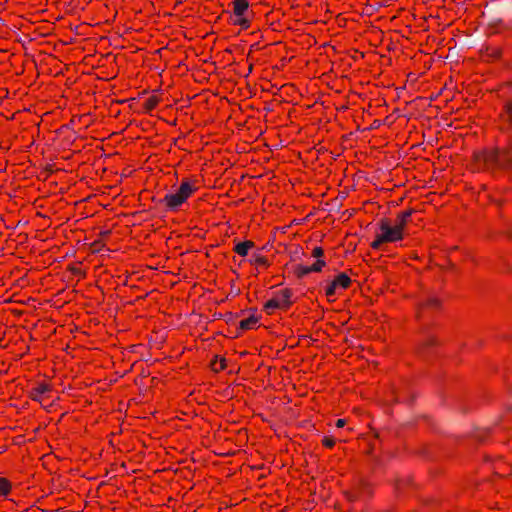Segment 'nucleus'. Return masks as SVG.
I'll return each instance as SVG.
<instances>
[{
    "label": "nucleus",
    "mask_w": 512,
    "mask_h": 512,
    "mask_svg": "<svg viewBox=\"0 0 512 512\" xmlns=\"http://www.w3.org/2000/svg\"><path fill=\"white\" fill-rule=\"evenodd\" d=\"M473 172H499L512 171V143L509 142L503 147H485L474 151L471 160Z\"/></svg>",
    "instance_id": "f257e3e1"
},
{
    "label": "nucleus",
    "mask_w": 512,
    "mask_h": 512,
    "mask_svg": "<svg viewBox=\"0 0 512 512\" xmlns=\"http://www.w3.org/2000/svg\"><path fill=\"white\" fill-rule=\"evenodd\" d=\"M415 212L413 208L399 212L396 215L394 225H392L390 218L384 217L380 219L378 223L380 232L376 234L375 239L370 243V247L373 250H380L384 243H394L403 240L405 228Z\"/></svg>",
    "instance_id": "f03ea898"
},
{
    "label": "nucleus",
    "mask_w": 512,
    "mask_h": 512,
    "mask_svg": "<svg viewBox=\"0 0 512 512\" xmlns=\"http://www.w3.org/2000/svg\"><path fill=\"white\" fill-rule=\"evenodd\" d=\"M199 189L198 180L193 177L182 178L179 187L174 191L167 193L159 204L165 212H179L187 200L192 197Z\"/></svg>",
    "instance_id": "7ed1b4c3"
},
{
    "label": "nucleus",
    "mask_w": 512,
    "mask_h": 512,
    "mask_svg": "<svg viewBox=\"0 0 512 512\" xmlns=\"http://www.w3.org/2000/svg\"><path fill=\"white\" fill-rule=\"evenodd\" d=\"M230 6L232 9L229 18L230 23L239 26L242 30H248L254 18V12L250 9L249 1L233 0Z\"/></svg>",
    "instance_id": "20e7f679"
},
{
    "label": "nucleus",
    "mask_w": 512,
    "mask_h": 512,
    "mask_svg": "<svg viewBox=\"0 0 512 512\" xmlns=\"http://www.w3.org/2000/svg\"><path fill=\"white\" fill-rule=\"evenodd\" d=\"M295 303L294 291L285 287L274 293V296L263 305V311L267 315H273L276 309L287 312Z\"/></svg>",
    "instance_id": "39448f33"
},
{
    "label": "nucleus",
    "mask_w": 512,
    "mask_h": 512,
    "mask_svg": "<svg viewBox=\"0 0 512 512\" xmlns=\"http://www.w3.org/2000/svg\"><path fill=\"white\" fill-rule=\"evenodd\" d=\"M311 256L316 258V261L312 265L296 264L293 267V274L297 279H302L310 273H319L326 267L327 263L323 259L324 249L321 246L314 247Z\"/></svg>",
    "instance_id": "423d86ee"
},
{
    "label": "nucleus",
    "mask_w": 512,
    "mask_h": 512,
    "mask_svg": "<svg viewBox=\"0 0 512 512\" xmlns=\"http://www.w3.org/2000/svg\"><path fill=\"white\" fill-rule=\"evenodd\" d=\"M442 301L437 297H428L417 305V319L424 325L426 321L434 318L441 312Z\"/></svg>",
    "instance_id": "0eeeda50"
},
{
    "label": "nucleus",
    "mask_w": 512,
    "mask_h": 512,
    "mask_svg": "<svg viewBox=\"0 0 512 512\" xmlns=\"http://www.w3.org/2000/svg\"><path fill=\"white\" fill-rule=\"evenodd\" d=\"M53 384L49 381H38L28 390L27 395L32 401L45 407L52 398Z\"/></svg>",
    "instance_id": "6e6552de"
},
{
    "label": "nucleus",
    "mask_w": 512,
    "mask_h": 512,
    "mask_svg": "<svg viewBox=\"0 0 512 512\" xmlns=\"http://www.w3.org/2000/svg\"><path fill=\"white\" fill-rule=\"evenodd\" d=\"M440 344L441 342L434 331L427 332L426 334H423L421 339L419 340L416 347V352L421 357L426 358L432 353H434L440 346Z\"/></svg>",
    "instance_id": "1a4fd4ad"
},
{
    "label": "nucleus",
    "mask_w": 512,
    "mask_h": 512,
    "mask_svg": "<svg viewBox=\"0 0 512 512\" xmlns=\"http://www.w3.org/2000/svg\"><path fill=\"white\" fill-rule=\"evenodd\" d=\"M343 494L347 501L354 503L362 499L364 496L371 497L373 489L367 481L360 480L350 490L344 491Z\"/></svg>",
    "instance_id": "9d476101"
},
{
    "label": "nucleus",
    "mask_w": 512,
    "mask_h": 512,
    "mask_svg": "<svg viewBox=\"0 0 512 512\" xmlns=\"http://www.w3.org/2000/svg\"><path fill=\"white\" fill-rule=\"evenodd\" d=\"M351 284V278L345 272H341L327 284L325 288V295L330 300V298L335 296L337 289L347 290Z\"/></svg>",
    "instance_id": "9b49d317"
},
{
    "label": "nucleus",
    "mask_w": 512,
    "mask_h": 512,
    "mask_svg": "<svg viewBox=\"0 0 512 512\" xmlns=\"http://www.w3.org/2000/svg\"><path fill=\"white\" fill-rule=\"evenodd\" d=\"M499 120L503 130L512 129V98L507 100L499 114Z\"/></svg>",
    "instance_id": "f8f14e48"
},
{
    "label": "nucleus",
    "mask_w": 512,
    "mask_h": 512,
    "mask_svg": "<svg viewBox=\"0 0 512 512\" xmlns=\"http://www.w3.org/2000/svg\"><path fill=\"white\" fill-rule=\"evenodd\" d=\"M255 247V242L252 240L237 241L234 239V246L232 251L241 257H246Z\"/></svg>",
    "instance_id": "ddd939ff"
},
{
    "label": "nucleus",
    "mask_w": 512,
    "mask_h": 512,
    "mask_svg": "<svg viewBox=\"0 0 512 512\" xmlns=\"http://www.w3.org/2000/svg\"><path fill=\"white\" fill-rule=\"evenodd\" d=\"M263 248H256V250L252 253L251 258L248 260L251 265L256 267H265L268 268L270 266V262L264 254H262Z\"/></svg>",
    "instance_id": "4468645a"
},
{
    "label": "nucleus",
    "mask_w": 512,
    "mask_h": 512,
    "mask_svg": "<svg viewBox=\"0 0 512 512\" xmlns=\"http://www.w3.org/2000/svg\"><path fill=\"white\" fill-rule=\"evenodd\" d=\"M161 97L155 93L151 94L142 104L141 112L150 114L161 102Z\"/></svg>",
    "instance_id": "2eb2a0df"
},
{
    "label": "nucleus",
    "mask_w": 512,
    "mask_h": 512,
    "mask_svg": "<svg viewBox=\"0 0 512 512\" xmlns=\"http://www.w3.org/2000/svg\"><path fill=\"white\" fill-rule=\"evenodd\" d=\"M227 367V360L225 357L215 355L210 361V368L213 372L219 373Z\"/></svg>",
    "instance_id": "dca6fc26"
},
{
    "label": "nucleus",
    "mask_w": 512,
    "mask_h": 512,
    "mask_svg": "<svg viewBox=\"0 0 512 512\" xmlns=\"http://www.w3.org/2000/svg\"><path fill=\"white\" fill-rule=\"evenodd\" d=\"M260 316L251 315L246 319H243L239 322V329L241 330H251L257 327V324L260 320Z\"/></svg>",
    "instance_id": "f3484780"
},
{
    "label": "nucleus",
    "mask_w": 512,
    "mask_h": 512,
    "mask_svg": "<svg viewBox=\"0 0 512 512\" xmlns=\"http://www.w3.org/2000/svg\"><path fill=\"white\" fill-rule=\"evenodd\" d=\"M12 490L11 481L8 478L0 477V496L6 497Z\"/></svg>",
    "instance_id": "a211bd4d"
},
{
    "label": "nucleus",
    "mask_w": 512,
    "mask_h": 512,
    "mask_svg": "<svg viewBox=\"0 0 512 512\" xmlns=\"http://www.w3.org/2000/svg\"><path fill=\"white\" fill-rule=\"evenodd\" d=\"M485 55L494 60L500 59L502 56V50L498 47L489 48L486 47Z\"/></svg>",
    "instance_id": "6ab92c4d"
},
{
    "label": "nucleus",
    "mask_w": 512,
    "mask_h": 512,
    "mask_svg": "<svg viewBox=\"0 0 512 512\" xmlns=\"http://www.w3.org/2000/svg\"><path fill=\"white\" fill-rule=\"evenodd\" d=\"M321 443L325 448L333 449L336 445V440L333 436H324Z\"/></svg>",
    "instance_id": "aec40b11"
},
{
    "label": "nucleus",
    "mask_w": 512,
    "mask_h": 512,
    "mask_svg": "<svg viewBox=\"0 0 512 512\" xmlns=\"http://www.w3.org/2000/svg\"><path fill=\"white\" fill-rule=\"evenodd\" d=\"M104 242L102 239H97L91 243V249L93 252H99L104 247Z\"/></svg>",
    "instance_id": "412c9836"
},
{
    "label": "nucleus",
    "mask_w": 512,
    "mask_h": 512,
    "mask_svg": "<svg viewBox=\"0 0 512 512\" xmlns=\"http://www.w3.org/2000/svg\"><path fill=\"white\" fill-rule=\"evenodd\" d=\"M68 270L73 274V275H82V270L80 267L78 266H74V265H71L68 267Z\"/></svg>",
    "instance_id": "4be33fe9"
},
{
    "label": "nucleus",
    "mask_w": 512,
    "mask_h": 512,
    "mask_svg": "<svg viewBox=\"0 0 512 512\" xmlns=\"http://www.w3.org/2000/svg\"><path fill=\"white\" fill-rule=\"evenodd\" d=\"M346 423H347L346 419L339 418L336 421L335 425H336L337 428H343L346 425Z\"/></svg>",
    "instance_id": "5701e85b"
},
{
    "label": "nucleus",
    "mask_w": 512,
    "mask_h": 512,
    "mask_svg": "<svg viewBox=\"0 0 512 512\" xmlns=\"http://www.w3.org/2000/svg\"><path fill=\"white\" fill-rule=\"evenodd\" d=\"M110 233H111V232H110L109 230L101 231V232H100V236H102V237H107V236H109V235H110Z\"/></svg>",
    "instance_id": "b1692460"
},
{
    "label": "nucleus",
    "mask_w": 512,
    "mask_h": 512,
    "mask_svg": "<svg viewBox=\"0 0 512 512\" xmlns=\"http://www.w3.org/2000/svg\"><path fill=\"white\" fill-rule=\"evenodd\" d=\"M82 118H87V116H85V115H80V116H79V120H81Z\"/></svg>",
    "instance_id": "393cba45"
},
{
    "label": "nucleus",
    "mask_w": 512,
    "mask_h": 512,
    "mask_svg": "<svg viewBox=\"0 0 512 512\" xmlns=\"http://www.w3.org/2000/svg\"><path fill=\"white\" fill-rule=\"evenodd\" d=\"M396 489H399V482H396Z\"/></svg>",
    "instance_id": "a878e982"
},
{
    "label": "nucleus",
    "mask_w": 512,
    "mask_h": 512,
    "mask_svg": "<svg viewBox=\"0 0 512 512\" xmlns=\"http://www.w3.org/2000/svg\"><path fill=\"white\" fill-rule=\"evenodd\" d=\"M0 342H2V340H0ZM2 347H3V345H2V343H0V348H2Z\"/></svg>",
    "instance_id": "bb28decb"
},
{
    "label": "nucleus",
    "mask_w": 512,
    "mask_h": 512,
    "mask_svg": "<svg viewBox=\"0 0 512 512\" xmlns=\"http://www.w3.org/2000/svg\"><path fill=\"white\" fill-rule=\"evenodd\" d=\"M2 453V451L0 450V454Z\"/></svg>",
    "instance_id": "cd10ccee"
}]
</instances>
